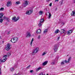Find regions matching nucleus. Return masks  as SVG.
I'll return each mask as SVG.
<instances>
[{
  "mask_svg": "<svg viewBox=\"0 0 75 75\" xmlns=\"http://www.w3.org/2000/svg\"><path fill=\"white\" fill-rule=\"evenodd\" d=\"M38 51V48L37 47L34 49L32 53V55H35V54L37 53Z\"/></svg>",
  "mask_w": 75,
  "mask_h": 75,
  "instance_id": "nucleus-1",
  "label": "nucleus"
},
{
  "mask_svg": "<svg viewBox=\"0 0 75 75\" xmlns=\"http://www.w3.org/2000/svg\"><path fill=\"white\" fill-rule=\"evenodd\" d=\"M10 46H11V45H10V44H8L7 45L5 48V49H6V50H7V51H9V50H10V49H11Z\"/></svg>",
  "mask_w": 75,
  "mask_h": 75,
  "instance_id": "nucleus-2",
  "label": "nucleus"
},
{
  "mask_svg": "<svg viewBox=\"0 0 75 75\" xmlns=\"http://www.w3.org/2000/svg\"><path fill=\"white\" fill-rule=\"evenodd\" d=\"M28 3L29 2L27 1H25V2L23 4V6L24 7H25L27 6L28 5Z\"/></svg>",
  "mask_w": 75,
  "mask_h": 75,
  "instance_id": "nucleus-3",
  "label": "nucleus"
},
{
  "mask_svg": "<svg viewBox=\"0 0 75 75\" xmlns=\"http://www.w3.org/2000/svg\"><path fill=\"white\" fill-rule=\"evenodd\" d=\"M54 51L55 52H57V50L58 49V45L56 44L54 45Z\"/></svg>",
  "mask_w": 75,
  "mask_h": 75,
  "instance_id": "nucleus-4",
  "label": "nucleus"
},
{
  "mask_svg": "<svg viewBox=\"0 0 75 75\" xmlns=\"http://www.w3.org/2000/svg\"><path fill=\"white\" fill-rule=\"evenodd\" d=\"M11 53H8L7 54V55H4V58H7V57H9L10 56V55H11Z\"/></svg>",
  "mask_w": 75,
  "mask_h": 75,
  "instance_id": "nucleus-5",
  "label": "nucleus"
},
{
  "mask_svg": "<svg viewBox=\"0 0 75 75\" xmlns=\"http://www.w3.org/2000/svg\"><path fill=\"white\" fill-rule=\"evenodd\" d=\"M33 13V11L29 10L26 12V14H28V15H30V14H31V13Z\"/></svg>",
  "mask_w": 75,
  "mask_h": 75,
  "instance_id": "nucleus-6",
  "label": "nucleus"
},
{
  "mask_svg": "<svg viewBox=\"0 0 75 75\" xmlns=\"http://www.w3.org/2000/svg\"><path fill=\"white\" fill-rule=\"evenodd\" d=\"M11 5V2L10 1H8L7 3V6L10 7Z\"/></svg>",
  "mask_w": 75,
  "mask_h": 75,
  "instance_id": "nucleus-7",
  "label": "nucleus"
},
{
  "mask_svg": "<svg viewBox=\"0 0 75 75\" xmlns=\"http://www.w3.org/2000/svg\"><path fill=\"white\" fill-rule=\"evenodd\" d=\"M73 30L72 29L69 30V31L67 32V34H69V35L70 34H71V33H72L73 32Z\"/></svg>",
  "mask_w": 75,
  "mask_h": 75,
  "instance_id": "nucleus-8",
  "label": "nucleus"
},
{
  "mask_svg": "<svg viewBox=\"0 0 75 75\" xmlns=\"http://www.w3.org/2000/svg\"><path fill=\"white\" fill-rule=\"evenodd\" d=\"M27 36L26 37L28 38L27 37H31V34H30V33L28 32L26 33Z\"/></svg>",
  "mask_w": 75,
  "mask_h": 75,
  "instance_id": "nucleus-9",
  "label": "nucleus"
},
{
  "mask_svg": "<svg viewBox=\"0 0 75 75\" xmlns=\"http://www.w3.org/2000/svg\"><path fill=\"white\" fill-rule=\"evenodd\" d=\"M4 14L3 13H0V18H2L3 17Z\"/></svg>",
  "mask_w": 75,
  "mask_h": 75,
  "instance_id": "nucleus-10",
  "label": "nucleus"
},
{
  "mask_svg": "<svg viewBox=\"0 0 75 75\" xmlns=\"http://www.w3.org/2000/svg\"><path fill=\"white\" fill-rule=\"evenodd\" d=\"M48 62L47 61L45 62H44L43 63L42 65L45 66V65H47V63H48Z\"/></svg>",
  "mask_w": 75,
  "mask_h": 75,
  "instance_id": "nucleus-11",
  "label": "nucleus"
},
{
  "mask_svg": "<svg viewBox=\"0 0 75 75\" xmlns=\"http://www.w3.org/2000/svg\"><path fill=\"white\" fill-rule=\"evenodd\" d=\"M11 41L12 42H13L14 43H15V42H16L15 41V39H14V38H12L11 40Z\"/></svg>",
  "mask_w": 75,
  "mask_h": 75,
  "instance_id": "nucleus-12",
  "label": "nucleus"
},
{
  "mask_svg": "<svg viewBox=\"0 0 75 75\" xmlns=\"http://www.w3.org/2000/svg\"><path fill=\"white\" fill-rule=\"evenodd\" d=\"M41 32V29H38L37 31V33L38 34H40Z\"/></svg>",
  "mask_w": 75,
  "mask_h": 75,
  "instance_id": "nucleus-13",
  "label": "nucleus"
},
{
  "mask_svg": "<svg viewBox=\"0 0 75 75\" xmlns=\"http://www.w3.org/2000/svg\"><path fill=\"white\" fill-rule=\"evenodd\" d=\"M52 62L51 63L52 65H55V60H53L52 61Z\"/></svg>",
  "mask_w": 75,
  "mask_h": 75,
  "instance_id": "nucleus-14",
  "label": "nucleus"
},
{
  "mask_svg": "<svg viewBox=\"0 0 75 75\" xmlns=\"http://www.w3.org/2000/svg\"><path fill=\"white\" fill-rule=\"evenodd\" d=\"M59 32V30L57 29V30H55L54 32V33L55 34H58V33Z\"/></svg>",
  "mask_w": 75,
  "mask_h": 75,
  "instance_id": "nucleus-15",
  "label": "nucleus"
},
{
  "mask_svg": "<svg viewBox=\"0 0 75 75\" xmlns=\"http://www.w3.org/2000/svg\"><path fill=\"white\" fill-rule=\"evenodd\" d=\"M4 59L2 60V62H5V61H6L7 60V58H6V57H4Z\"/></svg>",
  "mask_w": 75,
  "mask_h": 75,
  "instance_id": "nucleus-16",
  "label": "nucleus"
},
{
  "mask_svg": "<svg viewBox=\"0 0 75 75\" xmlns=\"http://www.w3.org/2000/svg\"><path fill=\"white\" fill-rule=\"evenodd\" d=\"M42 69V68L41 67H39V68H38L36 69L37 72H38V71L40 70V69Z\"/></svg>",
  "mask_w": 75,
  "mask_h": 75,
  "instance_id": "nucleus-17",
  "label": "nucleus"
},
{
  "mask_svg": "<svg viewBox=\"0 0 75 75\" xmlns=\"http://www.w3.org/2000/svg\"><path fill=\"white\" fill-rule=\"evenodd\" d=\"M34 41V38L32 39V40L30 43V45L32 46V44H33V42Z\"/></svg>",
  "mask_w": 75,
  "mask_h": 75,
  "instance_id": "nucleus-18",
  "label": "nucleus"
},
{
  "mask_svg": "<svg viewBox=\"0 0 75 75\" xmlns=\"http://www.w3.org/2000/svg\"><path fill=\"white\" fill-rule=\"evenodd\" d=\"M15 39V41L16 42V41H18V38L17 37H16L14 38Z\"/></svg>",
  "mask_w": 75,
  "mask_h": 75,
  "instance_id": "nucleus-19",
  "label": "nucleus"
},
{
  "mask_svg": "<svg viewBox=\"0 0 75 75\" xmlns=\"http://www.w3.org/2000/svg\"><path fill=\"white\" fill-rule=\"evenodd\" d=\"M62 32H63V33L61 32L60 33V34H62V33H65V31L64 29H62Z\"/></svg>",
  "mask_w": 75,
  "mask_h": 75,
  "instance_id": "nucleus-20",
  "label": "nucleus"
},
{
  "mask_svg": "<svg viewBox=\"0 0 75 75\" xmlns=\"http://www.w3.org/2000/svg\"><path fill=\"white\" fill-rule=\"evenodd\" d=\"M44 19L43 18L41 19V20L40 21V23H42V22H43L44 21Z\"/></svg>",
  "mask_w": 75,
  "mask_h": 75,
  "instance_id": "nucleus-21",
  "label": "nucleus"
},
{
  "mask_svg": "<svg viewBox=\"0 0 75 75\" xmlns=\"http://www.w3.org/2000/svg\"><path fill=\"white\" fill-rule=\"evenodd\" d=\"M48 13H49V18H51V13H50V12H48Z\"/></svg>",
  "mask_w": 75,
  "mask_h": 75,
  "instance_id": "nucleus-22",
  "label": "nucleus"
},
{
  "mask_svg": "<svg viewBox=\"0 0 75 75\" xmlns=\"http://www.w3.org/2000/svg\"><path fill=\"white\" fill-rule=\"evenodd\" d=\"M16 16L13 17V18H12V20H14V21H15V20H16Z\"/></svg>",
  "mask_w": 75,
  "mask_h": 75,
  "instance_id": "nucleus-23",
  "label": "nucleus"
},
{
  "mask_svg": "<svg viewBox=\"0 0 75 75\" xmlns=\"http://www.w3.org/2000/svg\"><path fill=\"white\" fill-rule=\"evenodd\" d=\"M71 57H70L68 59V62H69V61H71Z\"/></svg>",
  "mask_w": 75,
  "mask_h": 75,
  "instance_id": "nucleus-24",
  "label": "nucleus"
},
{
  "mask_svg": "<svg viewBox=\"0 0 75 75\" xmlns=\"http://www.w3.org/2000/svg\"><path fill=\"white\" fill-rule=\"evenodd\" d=\"M4 20V19L2 18L0 19V22L2 23L3 22V21Z\"/></svg>",
  "mask_w": 75,
  "mask_h": 75,
  "instance_id": "nucleus-25",
  "label": "nucleus"
},
{
  "mask_svg": "<svg viewBox=\"0 0 75 75\" xmlns=\"http://www.w3.org/2000/svg\"><path fill=\"white\" fill-rule=\"evenodd\" d=\"M47 31H48V29H45L44 32V33H46L47 32Z\"/></svg>",
  "mask_w": 75,
  "mask_h": 75,
  "instance_id": "nucleus-26",
  "label": "nucleus"
},
{
  "mask_svg": "<svg viewBox=\"0 0 75 75\" xmlns=\"http://www.w3.org/2000/svg\"><path fill=\"white\" fill-rule=\"evenodd\" d=\"M10 70L11 71H13L14 70V69L13 68H11L10 69Z\"/></svg>",
  "mask_w": 75,
  "mask_h": 75,
  "instance_id": "nucleus-27",
  "label": "nucleus"
},
{
  "mask_svg": "<svg viewBox=\"0 0 75 75\" xmlns=\"http://www.w3.org/2000/svg\"><path fill=\"white\" fill-rule=\"evenodd\" d=\"M19 18H19V17H18L16 19V20H15V21H14L15 22L17 21L18 20V19H19Z\"/></svg>",
  "mask_w": 75,
  "mask_h": 75,
  "instance_id": "nucleus-28",
  "label": "nucleus"
},
{
  "mask_svg": "<svg viewBox=\"0 0 75 75\" xmlns=\"http://www.w3.org/2000/svg\"><path fill=\"white\" fill-rule=\"evenodd\" d=\"M20 2L19 1H16V4H20Z\"/></svg>",
  "mask_w": 75,
  "mask_h": 75,
  "instance_id": "nucleus-29",
  "label": "nucleus"
},
{
  "mask_svg": "<svg viewBox=\"0 0 75 75\" xmlns=\"http://www.w3.org/2000/svg\"><path fill=\"white\" fill-rule=\"evenodd\" d=\"M43 13V12H42V11H40L39 12V14H42Z\"/></svg>",
  "mask_w": 75,
  "mask_h": 75,
  "instance_id": "nucleus-30",
  "label": "nucleus"
},
{
  "mask_svg": "<svg viewBox=\"0 0 75 75\" xmlns=\"http://www.w3.org/2000/svg\"><path fill=\"white\" fill-rule=\"evenodd\" d=\"M42 23L40 22V23H39V24H38V25L39 26V27H41V25H42V23Z\"/></svg>",
  "mask_w": 75,
  "mask_h": 75,
  "instance_id": "nucleus-31",
  "label": "nucleus"
},
{
  "mask_svg": "<svg viewBox=\"0 0 75 75\" xmlns=\"http://www.w3.org/2000/svg\"><path fill=\"white\" fill-rule=\"evenodd\" d=\"M6 21H7L8 22H9V21H10V19H9V18H7V19H6Z\"/></svg>",
  "mask_w": 75,
  "mask_h": 75,
  "instance_id": "nucleus-32",
  "label": "nucleus"
},
{
  "mask_svg": "<svg viewBox=\"0 0 75 75\" xmlns=\"http://www.w3.org/2000/svg\"><path fill=\"white\" fill-rule=\"evenodd\" d=\"M0 10L1 11H3V10H4V8H1L0 9Z\"/></svg>",
  "mask_w": 75,
  "mask_h": 75,
  "instance_id": "nucleus-33",
  "label": "nucleus"
},
{
  "mask_svg": "<svg viewBox=\"0 0 75 75\" xmlns=\"http://www.w3.org/2000/svg\"><path fill=\"white\" fill-rule=\"evenodd\" d=\"M63 3V1L62 0L60 2V4L62 5V3Z\"/></svg>",
  "mask_w": 75,
  "mask_h": 75,
  "instance_id": "nucleus-34",
  "label": "nucleus"
},
{
  "mask_svg": "<svg viewBox=\"0 0 75 75\" xmlns=\"http://www.w3.org/2000/svg\"><path fill=\"white\" fill-rule=\"evenodd\" d=\"M8 18V17H6V16H4L3 17L4 19H5L6 20H7V19Z\"/></svg>",
  "mask_w": 75,
  "mask_h": 75,
  "instance_id": "nucleus-35",
  "label": "nucleus"
},
{
  "mask_svg": "<svg viewBox=\"0 0 75 75\" xmlns=\"http://www.w3.org/2000/svg\"><path fill=\"white\" fill-rule=\"evenodd\" d=\"M61 65H64V62H62L61 63Z\"/></svg>",
  "mask_w": 75,
  "mask_h": 75,
  "instance_id": "nucleus-36",
  "label": "nucleus"
},
{
  "mask_svg": "<svg viewBox=\"0 0 75 75\" xmlns=\"http://www.w3.org/2000/svg\"><path fill=\"white\" fill-rule=\"evenodd\" d=\"M45 54H46V53L45 52H44L43 53V54H42V55L43 56L45 55Z\"/></svg>",
  "mask_w": 75,
  "mask_h": 75,
  "instance_id": "nucleus-37",
  "label": "nucleus"
},
{
  "mask_svg": "<svg viewBox=\"0 0 75 75\" xmlns=\"http://www.w3.org/2000/svg\"><path fill=\"white\" fill-rule=\"evenodd\" d=\"M30 73H33V72H34V71L33 70H31L30 71Z\"/></svg>",
  "mask_w": 75,
  "mask_h": 75,
  "instance_id": "nucleus-38",
  "label": "nucleus"
},
{
  "mask_svg": "<svg viewBox=\"0 0 75 75\" xmlns=\"http://www.w3.org/2000/svg\"><path fill=\"white\" fill-rule=\"evenodd\" d=\"M3 62V61H2V60L1 59H0V64H1Z\"/></svg>",
  "mask_w": 75,
  "mask_h": 75,
  "instance_id": "nucleus-39",
  "label": "nucleus"
},
{
  "mask_svg": "<svg viewBox=\"0 0 75 75\" xmlns=\"http://www.w3.org/2000/svg\"><path fill=\"white\" fill-rule=\"evenodd\" d=\"M31 67V65H30L28 67H27V69H29L30 68V67Z\"/></svg>",
  "mask_w": 75,
  "mask_h": 75,
  "instance_id": "nucleus-40",
  "label": "nucleus"
},
{
  "mask_svg": "<svg viewBox=\"0 0 75 75\" xmlns=\"http://www.w3.org/2000/svg\"><path fill=\"white\" fill-rule=\"evenodd\" d=\"M64 62L65 63H66V64L68 62L66 60H65L64 61Z\"/></svg>",
  "mask_w": 75,
  "mask_h": 75,
  "instance_id": "nucleus-41",
  "label": "nucleus"
},
{
  "mask_svg": "<svg viewBox=\"0 0 75 75\" xmlns=\"http://www.w3.org/2000/svg\"><path fill=\"white\" fill-rule=\"evenodd\" d=\"M10 31H8L7 32V34H10Z\"/></svg>",
  "mask_w": 75,
  "mask_h": 75,
  "instance_id": "nucleus-42",
  "label": "nucleus"
},
{
  "mask_svg": "<svg viewBox=\"0 0 75 75\" xmlns=\"http://www.w3.org/2000/svg\"><path fill=\"white\" fill-rule=\"evenodd\" d=\"M52 6V3H50V6Z\"/></svg>",
  "mask_w": 75,
  "mask_h": 75,
  "instance_id": "nucleus-43",
  "label": "nucleus"
},
{
  "mask_svg": "<svg viewBox=\"0 0 75 75\" xmlns=\"http://www.w3.org/2000/svg\"><path fill=\"white\" fill-rule=\"evenodd\" d=\"M64 24H65V23H62V25H64Z\"/></svg>",
  "mask_w": 75,
  "mask_h": 75,
  "instance_id": "nucleus-44",
  "label": "nucleus"
},
{
  "mask_svg": "<svg viewBox=\"0 0 75 75\" xmlns=\"http://www.w3.org/2000/svg\"><path fill=\"white\" fill-rule=\"evenodd\" d=\"M50 0H46V2H48L49 1H50Z\"/></svg>",
  "mask_w": 75,
  "mask_h": 75,
  "instance_id": "nucleus-45",
  "label": "nucleus"
},
{
  "mask_svg": "<svg viewBox=\"0 0 75 75\" xmlns=\"http://www.w3.org/2000/svg\"><path fill=\"white\" fill-rule=\"evenodd\" d=\"M38 39H40V36H39L38 37Z\"/></svg>",
  "mask_w": 75,
  "mask_h": 75,
  "instance_id": "nucleus-46",
  "label": "nucleus"
},
{
  "mask_svg": "<svg viewBox=\"0 0 75 75\" xmlns=\"http://www.w3.org/2000/svg\"><path fill=\"white\" fill-rule=\"evenodd\" d=\"M60 38V37H59L57 38L58 40H59V38Z\"/></svg>",
  "mask_w": 75,
  "mask_h": 75,
  "instance_id": "nucleus-47",
  "label": "nucleus"
},
{
  "mask_svg": "<svg viewBox=\"0 0 75 75\" xmlns=\"http://www.w3.org/2000/svg\"><path fill=\"white\" fill-rule=\"evenodd\" d=\"M73 1L74 3H75V0H73Z\"/></svg>",
  "mask_w": 75,
  "mask_h": 75,
  "instance_id": "nucleus-48",
  "label": "nucleus"
},
{
  "mask_svg": "<svg viewBox=\"0 0 75 75\" xmlns=\"http://www.w3.org/2000/svg\"><path fill=\"white\" fill-rule=\"evenodd\" d=\"M59 0H56L55 1V2H56V1H59Z\"/></svg>",
  "mask_w": 75,
  "mask_h": 75,
  "instance_id": "nucleus-49",
  "label": "nucleus"
},
{
  "mask_svg": "<svg viewBox=\"0 0 75 75\" xmlns=\"http://www.w3.org/2000/svg\"><path fill=\"white\" fill-rule=\"evenodd\" d=\"M55 10L56 11L57 10V8H56Z\"/></svg>",
  "mask_w": 75,
  "mask_h": 75,
  "instance_id": "nucleus-50",
  "label": "nucleus"
},
{
  "mask_svg": "<svg viewBox=\"0 0 75 75\" xmlns=\"http://www.w3.org/2000/svg\"><path fill=\"white\" fill-rule=\"evenodd\" d=\"M65 35V33H64V35H63V36H64V35Z\"/></svg>",
  "mask_w": 75,
  "mask_h": 75,
  "instance_id": "nucleus-51",
  "label": "nucleus"
},
{
  "mask_svg": "<svg viewBox=\"0 0 75 75\" xmlns=\"http://www.w3.org/2000/svg\"><path fill=\"white\" fill-rule=\"evenodd\" d=\"M0 74H1V70L0 71Z\"/></svg>",
  "mask_w": 75,
  "mask_h": 75,
  "instance_id": "nucleus-52",
  "label": "nucleus"
},
{
  "mask_svg": "<svg viewBox=\"0 0 75 75\" xmlns=\"http://www.w3.org/2000/svg\"><path fill=\"white\" fill-rule=\"evenodd\" d=\"M0 67H1L0 66V71H1V69H0Z\"/></svg>",
  "mask_w": 75,
  "mask_h": 75,
  "instance_id": "nucleus-53",
  "label": "nucleus"
},
{
  "mask_svg": "<svg viewBox=\"0 0 75 75\" xmlns=\"http://www.w3.org/2000/svg\"><path fill=\"white\" fill-rule=\"evenodd\" d=\"M71 16H72V13H71Z\"/></svg>",
  "mask_w": 75,
  "mask_h": 75,
  "instance_id": "nucleus-54",
  "label": "nucleus"
},
{
  "mask_svg": "<svg viewBox=\"0 0 75 75\" xmlns=\"http://www.w3.org/2000/svg\"><path fill=\"white\" fill-rule=\"evenodd\" d=\"M1 37L0 36V39H1Z\"/></svg>",
  "mask_w": 75,
  "mask_h": 75,
  "instance_id": "nucleus-55",
  "label": "nucleus"
},
{
  "mask_svg": "<svg viewBox=\"0 0 75 75\" xmlns=\"http://www.w3.org/2000/svg\"><path fill=\"white\" fill-rule=\"evenodd\" d=\"M1 44V42H0V45Z\"/></svg>",
  "mask_w": 75,
  "mask_h": 75,
  "instance_id": "nucleus-56",
  "label": "nucleus"
},
{
  "mask_svg": "<svg viewBox=\"0 0 75 75\" xmlns=\"http://www.w3.org/2000/svg\"><path fill=\"white\" fill-rule=\"evenodd\" d=\"M46 75H48V74H47Z\"/></svg>",
  "mask_w": 75,
  "mask_h": 75,
  "instance_id": "nucleus-57",
  "label": "nucleus"
},
{
  "mask_svg": "<svg viewBox=\"0 0 75 75\" xmlns=\"http://www.w3.org/2000/svg\"><path fill=\"white\" fill-rule=\"evenodd\" d=\"M3 42H4V41H3Z\"/></svg>",
  "mask_w": 75,
  "mask_h": 75,
  "instance_id": "nucleus-58",
  "label": "nucleus"
},
{
  "mask_svg": "<svg viewBox=\"0 0 75 75\" xmlns=\"http://www.w3.org/2000/svg\"><path fill=\"white\" fill-rule=\"evenodd\" d=\"M46 15L47 16V13H46Z\"/></svg>",
  "mask_w": 75,
  "mask_h": 75,
  "instance_id": "nucleus-59",
  "label": "nucleus"
},
{
  "mask_svg": "<svg viewBox=\"0 0 75 75\" xmlns=\"http://www.w3.org/2000/svg\"><path fill=\"white\" fill-rule=\"evenodd\" d=\"M15 75H17V74H15Z\"/></svg>",
  "mask_w": 75,
  "mask_h": 75,
  "instance_id": "nucleus-60",
  "label": "nucleus"
},
{
  "mask_svg": "<svg viewBox=\"0 0 75 75\" xmlns=\"http://www.w3.org/2000/svg\"><path fill=\"white\" fill-rule=\"evenodd\" d=\"M67 56H68V55H67Z\"/></svg>",
  "mask_w": 75,
  "mask_h": 75,
  "instance_id": "nucleus-61",
  "label": "nucleus"
},
{
  "mask_svg": "<svg viewBox=\"0 0 75 75\" xmlns=\"http://www.w3.org/2000/svg\"><path fill=\"white\" fill-rule=\"evenodd\" d=\"M52 75H55L53 74Z\"/></svg>",
  "mask_w": 75,
  "mask_h": 75,
  "instance_id": "nucleus-62",
  "label": "nucleus"
},
{
  "mask_svg": "<svg viewBox=\"0 0 75 75\" xmlns=\"http://www.w3.org/2000/svg\"><path fill=\"white\" fill-rule=\"evenodd\" d=\"M50 75H51V74Z\"/></svg>",
  "mask_w": 75,
  "mask_h": 75,
  "instance_id": "nucleus-63",
  "label": "nucleus"
}]
</instances>
